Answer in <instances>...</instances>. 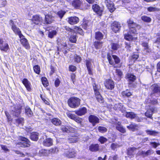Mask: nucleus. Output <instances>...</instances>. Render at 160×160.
Returning a JSON list of instances; mask_svg holds the SVG:
<instances>
[{"instance_id":"nucleus-1","label":"nucleus","mask_w":160,"mask_h":160,"mask_svg":"<svg viewBox=\"0 0 160 160\" xmlns=\"http://www.w3.org/2000/svg\"><path fill=\"white\" fill-rule=\"evenodd\" d=\"M127 22L129 28V32L132 33H135L137 32V30L140 28V26L134 22L131 18L127 21Z\"/></svg>"},{"instance_id":"nucleus-2","label":"nucleus","mask_w":160,"mask_h":160,"mask_svg":"<svg viewBox=\"0 0 160 160\" xmlns=\"http://www.w3.org/2000/svg\"><path fill=\"white\" fill-rule=\"evenodd\" d=\"M80 99L77 98L72 97L70 98L68 101L69 106L72 108H75L79 107L80 104Z\"/></svg>"},{"instance_id":"nucleus-3","label":"nucleus","mask_w":160,"mask_h":160,"mask_svg":"<svg viewBox=\"0 0 160 160\" xmlns=\"http://www.w3.org/2000/svg\"><path fill=\"white\" fill-rule=\"evenodd\" d=\"M151 89L152 92L151 93V97L154 96L158 97L160 96V87L157 84H154L151 86Z\"/></svg>"},{"instance_id":"nucleus-4","label":"nucleus","mask_w":160,"mask_h":160,"mask_svg":"<svg viewBox=\"0 0 160 160\" xmlns=\"http://www.w3.org/2000/svg\"><path fill=\"white\" fill-rule=\"evenodd\" d=\"M21 107L19 104L14 106L12 108L11 114L13 116L18 117L21 112Z\"/></svg>"},{"instance_id":"nucleus-5","label":"nucleus","mask_w":160,"mask_h":160,"mask_svg":"<svg viewBox=\"0 0 160 160\" xmlns=\"http://www.w3.org/2000/svg\"><path fill=\"white\" fill-rule=\"evenodd\" d=\"M9 49L8 44L4 42L3 39L0 38V50L5 52H7Z\"/></svg>"},{"instance_id":"nucleus-6","label":"nucleus","mask_w":160,"mask_h":160,"mask_svg":"<svg viewBox=\"0 0 160 160\" xmlns=\"http://www.w3.org/2000/svg\"><path fill=\"white\" fill-rule=\"evenodd\" d=\"M104 3L111 12H113L115 9L113 2L110 0H105Z\"/></svg>"},{"instance_id":"nucleus-7","label":"nucleus","mask_w":160,"mask_h":160,"mask_svg":"<svg viewBox=\"0 0 160 160\" xmlns=\"http://www.w3.org/2000/svg\"><path fill=\"white\" fill-rule=\"evenodd\" d=\"M10 24L12 26V28L14 32L17 33L19 36V37H21V36H22V34L21 33V32L19 29L16 27V25L14 24L13 21L12 20H10Z\"/></svg>"},{"instance_id":"nucleus-8","label":"nucleus","mask_w":160,"mask_h":160,"mask_svg":"<svg viewBox=\"0 0 160 160\" xmlns=\"http://www.w3.org/2000/svg\"><path fill=\"white\" fill-rule=\"evenodd\" d=\"M88 120L92 123L93 126H95L96 124L99 122V119L98 118L93 115H90L89 116Z\"/></svg>"},{"instance_id":"nucleus-9","label":"nucleus","mask_w":160,"mask_h":160,"mask_svg":"<svg viewBox=\"0 0 160 160\" xmlns=\"http://www.w3.org/2000/svg\"><path fill=\"white\" fill-rule=\"evenodd\" d=\"M20 38V41L22 45L26 49H29L30 48V46L28 42V40L24 38V36L22 35L21 37H19Z\"/></svg>"},{"instance_id":"nucleus-10","label":"nucleus","mask_w":160,"mask_h":160,"mask_svg":"<svg viewBox=\"0 0 160 160\" xmlns=\"http://www.w3.org/2000/svg\"><path fill=\"white\" fill-rule=\"evenodd\" d=\"M137 148L134 147L128 148L127 149V153L128 157L130 158H133L137 152Z\"/></svg>"},{"instance_id":"nucleus-11","label":"nucleus","mask_w":160,"mask_h":160,"mask_svg":"<svg viewBox=\"0 0 160 160\" xmlns=\"http://www.w3.org/2000/svg\"><path fill=\"white\" fill-rule=\"evenodd\" d=\"M115 110L120 111L122 113H124L126 110L122 103H118L115 104L112 107Z\"/></svg>"},{"instance_id":"nucleus-12","label":"nucleus","mask_w":160,"mask_h":160,"mask_svg":"<svg viewBox=\"0 0 160 160\" xmlns=\"http://www.w3.org/2000/svg\"><path fill=\"white\" fill-rule=\"evenodd\" d=\"M79 21V18L76 16L71 17L68 18V22L71 25H74L78 23Z\"/></svg>"},{"instance_id":"nucleus-13","label":"nucleus","mask_w":160,"mask_h":160,"mask_svg":"<svg viewBox=\"0 0 160 160\" xmlns=\"http://www.w3.org/2000/svg\"><path fill=\"white\" fill-rule=\"evenodd\" d=\"M92 9L99 16H101L102 15V11L98 5L97 4H93L92 6Z\"/></svg>"},{"instance_id":"nucleus-14","label":"nucleus","mask_w":160,"mask_h":160,"mask_svg":"<svg viewBox=\"0 0 160 160\" xmlns=\"http://www.w3.org/2000/svg\"><path fill=\"white\" fill-rule=\"evenodd\" d=\"M114 85L113 82L110 79L106 80L105 83L106 88L109 89H112L114 88Z\"/></svg>"},{"instance_id":"nucleus-15","label":"nucleus","mask_w":160,"mask_h":160,"mask_svg":"<svg viewBox=\"0 0 160 160\" xmlns=\"http://www.w3.org/2000/svg\"><path fill=\"white\" fill-rule=\"evenodd\" d=\"M140 128V125L134 123H132L129 125L127 126V128L129 130L133 132L137 130Z\"/></svg>"},{"instance_id":"nucleus-16","label":"nucleus","mask_w":160,"mask_h":160,"mask_svg":"<svg viewBox=\"0 0 160 160\" xmlns=\"http://www.w3.org/2000/svg\"><path fill=\"white\" fill-rule=\"evenodd\" d=\"M22 141L20 142L19 144L21 147H29L30 146L29 144V141L27 138H22Z\"/></svg>"},{"instance_id":"nucleus-17","label":"nucleus","mask_w":160,"mask_h":160,"mask_svg":"<svg viewBox=\"0 0 160 160\" xmlns=\"http://www.w3.org/2000/svg\"><path fill=\"white\" fill-rule=\"evenodd\" d=\"M87 109L85 107H83L75 111V113L78 115L82 116L85 114L87 112Z\"/></svg>"},{"instance_id":"nucleus-18","label":"nucleus","mask_w":160,"mask_h":160,"mask_svg":"<svg viewBox=\"0 0 160 160\" xmlns=\"http://www.w3.org/2000/svg\"><path fill=\"white\" fill-rule=\"evenodd\" d=\"M120 28V24L118 22H114L112 24V29L115 32H118Z\"/></svg>"},{"instance_id":"nucleus-19","label":"nucleus","mask_w":160,"mask_h":160,"mask_svg":"<svg viewBox=\"0 0 160 160\" xmlns=\"http://www.w3.org/2000/svg\"><path fill=\"white\" fill-rule=\"evenodd\" d=\"M156 111V109L155 108H152L147 110L145 112V115L147 117L152 118V115Z\"/></svg>"},{"instance_id":"nucleus-20","label":"nucleus","mask_w":160,"mask_h":160,"mask_svg":"<svg viewBox=\"0 0 160 160\" xmlns=\"http://www.w3.org/2000/svg\"><path fill=\"white\" fill-rule=\"evenodd\" d=\"M32 21L36 24L41 23L42 21V18L38 15L34 16L32 18Z\"/></svg>"},{"instance_id":"nucleus-21","label":"nucleus","mask_w":160,"mask_h":160,"mask_svg":"<svg viewBox=\"0 0 160 160\" xmlns=\"http://www.w3.org/2000/svg\"><path fill=\"white\" fill-rule=\"evenodd\" d=\"M126 77L128 79L129 84H131L132 82H134L136 79L135 76L132 74L129 73H128L126 75Z\"/></svg>"},{"instance_id":"nucleus-22","label":"nucleus","mask_w":160,"mask_h":160,"mask_svg":"<svg viewBox=\"0 0 160 160\" xmlns=\"http://www.w3.org/2000/svg\"><path fill=\"white\" fill-rule=\"evenodd\" d=\"M42 144L45 146L50 147L53 144V140L51 138H48L43 141Z\"/></svg>"},{"instance_id":"nucleus-23","label":"nucleus","mask_w":160,"mask_h":160,"mask_svg":"<svg viewBox=\"0 0 160 160\" xmlns=\"http://www.w3.org/2000/svg\"><path fill=\"white\" fill-rule=\"evenodd\" d=\"M82 5V2L80 0H74L72 2V6L76 8H79Z\"/></svg>"},{"instance_id":"nucleus-24","label":"nucleus","mask_w":160,"mask_h":160,"mask_svg":"<svg viewBox=\"0 0 160 160\" xmlns=\"http://www.w3.org/2000/svg\"><path fill=\"white\" fill-rule=\"evenodd\" d=\"M76 152L73 149H70L65 153V155L68 158H73L75 156Z\"/></svg>"},{"instance_id":"nucleus-25","label":"nucleus","mask_w":160,"mask_h":160,"mask_svg":"<svg viewBox=\"0 0 160 160\" xmlns=\"http://www.w3.org/2000/svg\"><path fill=\"white\" fill-rule=\"evenodd\" d=\"M54 18L52 16L48 15H45V23L49 24L52 22L54 20Z\"/></svg>"},{"instance_id":"nucleus-26","label":"nucleus","mask_w":160,"mask_h":160,"mask_svg":"<svg viewBox=\"0 0 160 160\" xmlns=\"http://www.w3.org/2000/svg\"><path fill=\"white\" fill-rule=\"evenodd\" d=\"M22 82L27 90L28 91H30L31 90V84L28 80L26 78H24L22 81Z\"/></svg>"},{"instance_id":"nucleus-27","label":"nucleus","mask_w":160,"mask_h":160,"mask_svg":"<svg viewBox=\"0 0 160 160\" xmlns=\"http://www.w3.org/2000/svg\"><path fill=\"white\" fill-rule=\"evenodd\" d=\"M124 37L125 39L128 41H134L137 39V37H133L132 36L129 34L128 33V34H124Z\"/></svg>"},{"instance_id":"nucleus-28","label":"nucleus","mask_w":160,"mask_h":160,"mask_svg":"<svg viewBox=\"0 0 160 160\" xmlns=\"http://www.w3.org/2000/svg\"><path fill=\"white\" fill-rule=\"evenodd\" d=\"M39 134L38 132H34L31 133V139L33 141H37L38 139Z\"/></svg>"},{"instance_id":"nucleus-29","label":"nucleus","mask_w":160,"mask_h":160,"mask_svg":"<svg viewBox=\"0 0 160 160\" xmlns=\"http://www.w3.org/2000/svg\"><path fill=\"white\" fill-rule=\"evenodd\" d=\"M89 150L92 152H96L99 150V145L98 144H92L89 147Z\"/></svg>"},{"instance_id":"nucleus-30","label":"nucleus","mask_w":160,"mask_h":160,"mask_svg":"<svg viewBox=\"0 0 160 160\" xmlns=\"http://www.w3.org/2000/svg\"><path fill=\"white\" fill-rule=\"evenodd\" d=\"M153 153V151L151 150H148L146 152L142 151L138 153L139 155H142L143 156H147Z\"/></svg>"},{"instance_id":"nucleus-31","label":"nucleus","mask_w":160,"mask_h":160,"mask_svg":"<svg viewBox=\"0 0 160 160\" xmlns=\"http://www.w3.org/2000/svg\"><path fill=\"white\" fill-rule=\"evenodd\" d=\"M51 121L53 124L57 126L60 125L62 123L61 121L57 118H53L52 120Z\"/></svg>"},{"instance_id":"nucleus-32","label":"nucleus","mask_w":160,"mask_h":160,"mask_svg":"<svg viewBox=\"0 0 160 160\" xmlns=\"http://www.w3.org/2000/svg\"><path fill=\"white\" fill-rule=\"evenodd\" d=\"M39 154L40 156H48L49 154V151L47 150H41L39 151Z\"/></svg>"},{"instance_id":"nucleus-33","label":"nucleus","mask_w":160,"mask_h":160,"mask_svg":"<svg viewBox=\"0 0 160 160\" xmlns=\"http://www.w3.org/2000/svg\"><path fill=\"white\" fill-rule=\"evenodd\" d=\"M86 64L88 71L89 74H91V60H87L86 61Z\"/></svg>"},{"instance_id":"nucleus-34","label":"nucleus","mask_w":160,"mask_h":160,"mask_svg":"<svg viewBox=\"0 0 160 160\" xmlns=\"http://www.w3.org/2000/svg\"><path fill=\"white\" fill-rule=\"evenodd\" d=\"M25 113L26 115L29 117H32L33 113L30 108L28 107H26L25 108Z\"/></svg>"},{"instance_id":"nucleus-35","label":"nucleus","mask_w":160,"mask_h":160,"mask_svg":"<svg viewBox=\"0 0 160 160\" xmlns=\"http://www.w3.org/2000/svg\"><path fill=\"white\" fill-rule=\"evenodd\" d=\"M103 35L100 32H97L95 33V38L96 39L100 40L103 39Z\"/></svg>"},{"instance_id":"nucleus-36","label":"nucleus","mask_w":160,"mask_h":160,"mask_svg":"<svg viewBox=\"0 0 160 160\" xmlns=\"http://www.w3.org/2000/svg\"><path fill=\"white\" fill-rule=\"evenodd\" d=\"M96 93L95 94L96 97L98 101L101 103L103 102H104L103 98L100 94V93Z\"/></svg>"},{"instance_id":"nucleus-37","label":"nucleus","mask_w":160,"mask_h":160,"mask_svg":"<svg viewBox=\"0 0 160 160\" xmlns=\"http://www.w3.org/2000/svg\"><path fill=\"white\" fill-rule=\"evenodd\" d=\"M23 122L24 119L23 118H18L15 119V123L17 125H22L23 124Z\"/></svg>"},{"instance_id":"nucleus-38","label":"nucleus","mask_w":160,"mask_h":160,"mask_svg":"<svg viewBox=\"0 0 160 160\" xmlns=\"http://www.w3.org/2000/svg\"><path fill=\"white\" fill-rule=\"evenodd\" d=\"M116 128L117 130L122 133H124L126 132L125 128L121 125H118L116 126Z\"/></svg>"},{"instance_id":"nucleus-39","label":"nucleus","mask_w":160,"mask_h":160,"mask_svg":"<svg viewBox=\"0 0 160 160\" xmlns=\"http://www.w3.org/2000/svg\"><path fill=\"white\" fill-rule=\"evenodd\" d=\"M136 115L132 112H126L125 116L127 118H134L136 117Z\"/></svg>"},{"instance_id":"nucleus-40","label":"nucleus","mask_w":160,"mask_h":160,"mask_svg":"<svg viewBox=\"0 0 160 160\" xmlns=\"http://www.w3.org/2000/svg\"><path fill=\"white\" fill-rule=\"evenodd\" d=\"M146 132L148 134L154 136L156 135L159 133L158 132L155 131L150 130H146Z\"/></svg>"},{"instance_id":"nucleus-41","label":"nucleus","mask_w":160,"mask_h":160,"mask_svg":"<svg viewBox=\"0 0 160 160\" xmlns=\"http://www.w3.org/2000/svg\"><path fill=\"white\" fill-rule=\"evenodd\" d=\"M116 76L118 77V80H119L121 79V76L122 75V73L121 70L119 69H116Z\"/></svg>"},{"instance_id":"nucleus-42","label":"nucleus","mask_w":160,"mask_h":160,"mask_svg":"<svg viewBox=\"0 0 160 160\" xmlns=\"http://www.w3.org/2000/svg\"><path fill=\"white\" fill-rule=\"evenodd\" d=\"M78 138L77 136H73L68 138V142L70 143L75 142L78 141Z\"/></svg>"},{"instance_id":"nucleus-43","label":"nucleus","mask_w":160,"mask_h":160,"mask_svg":"<svg viewBox=\"0 0 160 160\" xmlns=\"http://www.w3.org/2000/svg\"><path fill=\"white\" fill-rule=\"evenodd\" d=\"M142 20L144 22H149L151 21V19L146 16H143L141 17Z\"/></svg>"},{"instance_id":"nucleus-44","label":"nucleus","mask_w":160,"mask_h":160,"mask_svg":"<svg viewBox=\"0 0 160 160\" xmlns=\"http://www.w3.org/2000/svg\"><path fill=\"white\" fill-rule=\"evenodd\" d=\"M94 46L97 49L100 48L102 46V42L98 41L95 42L94 43Z\"/></svg>"},{"instance_id":"nucleus-45","label":"nucleus","mask_w":160,"mask_h":160,"mask_svg":"<svg viewBox=\"0 0 160 160\" xmlns=\"http://www.w3.org/2000/svg\"><path fill=\"white\" fill-rule=\"evenodd\" d=\"M122 94L123 96L129 97L132 95V92L128 90L124 91L122 92Z\"/></svg>"},{"instance_id":"nucleus-46","label":"nucleus","mask_w":160,"mask_h":160,"mask_svg":"<svg viewBox=\"0 0 160 160\" xmlns=\"http://www.w3.org/2000/svg\"><path fill=\"white\" fill-rule=\"evenodd\" d=\"M48 150V151H49V154L50 153L54 154L55 153H57L58 152V148L55 147L53 148H52Z\"/></svg>"},{"instance_id":"nucleus-47","label":"nucleus","mask_w":160,"mask_h":160,"mask_svg":"<svg viewBox=\"0 0 160 160\" xmlns=\"http://www.w3.org/2000/svg\"><path fill=\"white\" fill-rule=\"evenodd\" d=\"M111 46L112 49L114 50H117L120 47L119 45L116 43H112Z\"/></svg>"},{"instance_id":"nucleus-48","label":"nucleus","mask_w":160,"mask_h":160,"mask_svg":"<svg viewBox=\"0 0 160 160\" xmlns=\"http://www.w3.org/2000/svg\"><path fill=\"white\" fill-rule=\"evenodd\" d=\"M57 33V32L56 30L52 31L49 32L48 36L49 38H52L56 35Z\"/></svg>"},{"instance_id":"nucleus-49","label":"nucleus","mask_w":160,"mask_h":160,"mask_svg":"<svg viewBox=\"0 0 160 160\" xmlns=\"http://www.w3.org/2000/svg\"><path fill=\"white\" fill-rule=\"evenodd\" d=\"M98 131L101 133H104L107 131V129L106 128L102 127L99 126L98 127Z\"/></svg>"},{"instance_id":"nucleus-50","label":"nucleus","mask_w":160,"mask_h":160,"mask_svg":"<svg viewBox=\"0 0 160 160\" xmlns=\"http://www.w3.org/2000/svg\"><path fill=\"white\" fill-rule=\"evenodd\" d=\"M90 22L88 21L84 22L82 25V28L83 29H86L89 27Z\"/></svg>"},{"instance_id":"nucleus-51","label":"nucleus","mask_w":160,"mask_h":160,"mask_svg":"<svg viewBox=\"0 0 160 160\" xmlns=\"http://www.w3.org/2000/svg\"><path fill=\"white\" fill-rule=\"evenodd\" d=\"M150 144L153 148H156L158 146L160 145L159 142H150Z\"/></svg>"},{"instance_id":"nucleus-52","label":"nucleus","mask_w":160,"mask_h":160,"mask_svg":"<svg viewBox=\"0 0 160 160\" xmlns=\"http://www.w3.org/2000/svg\"><path fill=\"white\" fill-rule=\"evenodd\" d=\"M112 57L114 60L116 64H118L120 63V60L119 58L115 55H112Z\"/></svg>"},{"instance_id":"nucleus-53","label":"nucleus","mask_w":160,"mask_h":160,"mask_svg":"<svg viewBox=\"0 0 160 160\" xmlns=\"http://www.w3.org/2000/svg\"><path fill=\"white\" fill-rule=\"evenodd\" d=\"M33 70L36 73L39 74L40 72V68L38 65H36L33 67Z\"/></svg>"},{"instance_id":"nucleus-54","label":"nucleus","mask_w":160,"mask_h":160,"mask_svg":"<svg viewBox=\"0 0 160 160\" xmlns=\"http://www.w3.org/2000/svg\"><path fill=\"white\" fill-rule=\"evenodd\" d=\"M147 10L149 12H153L158 10V9L155 7H150L147 8Z\"/></svg>"},{"instance_id":"nucleus-55","label":"nucleus","mask_w":160,"mask_h":160,"mask_svg":"<svg viewBox=\"0 0 160 160\" xmlns=\"http://www.w3.org/2000/svg\"><path fill=\"white\" fill-rule=\"evenodd\" d=\"M65 13V12L61 10L60 11H58V12L57 15L61 19L62 18Z\"/></svg>"},{"instance_id":"nucleus-56","label":"nucleus","mask_w":160,"mask_h":160,"mask_svg":"<svg viewBox=\"0 0 160 160\" xmlns=\"http://www.w3.org/2000/svg\"><path fill=\"white\" fill-rule=\"evenodd\" d=\"M69 40L72 42L76 43L77 41L76 36L74 35H71L69 38Z\"/></svg>"},{"instance_id":"nucleus-57","label":"nucleus","mask_w":160,"mask_h":160,"mask_svg":"<svg viewBox=\"0 0 160 160\" xmlns=\"http://www.w3.org/2000/svg\"><path fill=\"white\" fill-rule=\"evenodd\" d=\"M98 140L101 143H104L107 141V139L103 137H100L98 139Z\"/></svg>"},{"instance_id":"nucleus-58","label":"nucleus","mask_w":160,"mask_h":160,"mask_svg":"<svg viewBox=\"0 0 160 160\" xmlns=\"http://www.w3.org/2000/svg\"><path fill=\"white\" fill-rule=\"evenodd\" d=\"M64 28L65 30L68 32L69 35H70L72 32H73V30L68 27L65 26L64 27Z\"/></svg>"},{"instance_id":"nucleus-59","label":"nucleus","mask_w":160,"mask_h":160,"mask_svg":"<svg viewBox=\"0 0 160 160\" xmlns=\"http://www.w3.org/2000/svg\"><path fill=\"white\" fill-rule=\"evenodd\" d=\"M125 43L126 45L125 48H126L127 50L131 51V44L130 42H126Z\"/></svg>"},{"instance_id":"nucleus-60","label":"nucleus","mask_w":160,"mask_h":160,"mask_svg":"<svg viewBox=\"0 0 160 160\" xmlns=\"http://www.w3.org/2000/svg\"><path fill=\"white\" fill-rule=\"evenodd\" d=\"M42 84L44 86H48V83L47 81V79L46 78H42Z\"/></svg>"},{"instance_id":"nucleus-61","label":"nucleus","mask_w":160,"mask_h":160,"mask_svg":"<svg viewBox=\"0 0 160 160\" xmlns=\"http://www.w3.org/2000/svg\"><path fill=\"white\" fill-rule=\"evenodd\" d=\"M74 29L77 31L80 34L82 35L83 34L82 30L81 28L79 27L75 26L74 28Z\"/></svg>"},{"instance_id":"nucleus-62","label":"nucleus","mask_w":160,"mask_h":160,"mask_svg":"<svg viewBox=\"0 0 160 160\" xmlns=\"http://www.w3.org/2000/svg\"><path fill=\"white\" fill-rule=\"evenodd\" d=\"M107 58L108 60L109 63L111 65H113L114 63V62L112 60V58L109 54L107 55Z\"/></svg>"},{"instance_id":"nucleus-63","label":"nucleus","mask_w":160,"mask_h":160,"mask_svg":"<svg viewBox=\"0 0 160 160\" xmlns=\"http://www.w3.org/2000/svg\"><path fill=\"white\" fill-rule=\"evenodd\" d=\"M0 146L2 148V149L5 152H6L9 151V149L6 146L0 145Z\"/></svg>"},{"instance_id":"nucleus-64","label":"nucleus","mask_w":160,"mask_h":160,"mask_svg":"<svg viewBox=\"0 0 160 160\" xmlns=\"http://www.w3.org/2000/svg\"><path fill=\"white\" fill-rule=\"evenodd\" d=\"M142 46L144 48V49H149L148 42H144L142 43Z\"/></svg>"}]
</instances>
